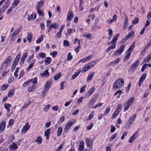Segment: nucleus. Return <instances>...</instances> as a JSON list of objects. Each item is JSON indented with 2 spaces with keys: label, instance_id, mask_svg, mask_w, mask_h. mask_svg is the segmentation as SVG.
I'll return each instance as SVG.
<instances>
[{
  "label": "nucleus",
  "instance_id": "obj_1",
  "mask_svg": "<svg viewBox=\"0 0 151 151\" xmlns=\"http://www.w3.org/2000/svg\"><path fill=\"white\" fill-rule=\"evenodd\" d=\"M124 81L122 78H120L116 80L114 83L113 85L114 89H119L124 84Z\"/></svg>",
  "mask_w": 151,
  "mask_h": 151
},
{
  "label": "nucleus",
  "instance_id": "obj_2",
  "mask_svg": "<svg viewBox=\"0 0 151 151\" xmlns=\"http://www.w3.org/2000/svg\"><path fill=\"white\" fill-rule=\"evenodd\" d=\"M96 64V62L94 61H92L85 65L82 69V71L83 72L88 71L90 68L93 67Z\"/></svg>",
  "mask_w": 151,
  "mask_h": 151
},
{
  "label": "nucleus",
  "instance_id": "obj_3",
  "mask_svg": "<svg viewBox=\"0 0 151 151\" xmlns=\"http://www.w3.org/2000/svg\"><path fill=\"white\" fill-rule=\"evenodd\" d=\"M137 115L136 114H134L132 115L131 117L129 119L128 122L126 124L125 126V128L127 129L129 128L130 126L132 125L135 120V119L136 118Z\"/></svg>",
  "mask_w": 151,
  "mask_h": 151
},
{
  "label": "nucleus",
  "instance_id": "obj_4",
  "mask_svg": "<svg viewBox=\"0 0 151 151\" xmlns=\"http://www.w3.org/2000/svg\"><path fill=\"white\" fill-rule=\"evenodd\" d=\"M125 46L124 45L121 46L115 52L116 55H120L124 50Z\"/></svg>",
  "mask_w": 151,
  "mask_h": 151
},
{
  "label": "nucleus",
  "instance_id": "obj_5",
  "mask_svg": "<svg viewBox=\"0 0 151 151\" xmlns=\"http://www.w3.org/2000/svg\"><path fill=\"white\" fill-rule=\"evenodd\" d=\"M74 16V14L72 11H69L67 14L66 21L70 22Z\"/></svg>",
  "mask_w": 151,
  "mask_h": 151
},
{
  "label": "nucleus",
  "instance_id": "obj_6",
  "mask_svg": "<svg viewBox=\"0 0 151 151\" xmlns=\"http://www.w3.org/2000/svg\"><path fill=\"white\" fill-rule=\"evenodd\" d=\"M27 57V53L26 52L23 54L22 56L21 59L20 60V64L21 65H22L24 63V62L26 59Z\"/></svg>",
  "mask_w": 151,
  "mask_h": 151
},
{
  "label": "nucleus",
  "instance_id": "obj_7",
  "mask_svg": "<svg viewBox=\"0 0 151 151\" xmlns=\"http://www.w3.org/2000/svg\"><path fill=\"white\" fill-rule=\"evenodd\" d=\"M75 121H70L65 126V131H68L69 128L74 124Z\"/></svg>",
  "mask_w": 151,
  "mask_h": 151
},
{
  "label": "nucleus",
  "instance_id": "obj_8",
  "mask_svg": "<svg viewBox=\"0 0 151 151\" xmlns=\"http://www.w3.org/2000/svg\"><path fill=\"white\" fill-rule=\"evenodd\" d=\"M139 63V60H138L131 65L130 67V69L132 70H135L138 66Z\"/></svg>",
  "mask_w": 151,
  "mask_h": 151
},
{
  "label": "nucleus",
  "instance_id": "obj_9",
  "mask_svg": "<svg viewBox=\"0 0 151 151\" xmlns=\"http://www.w3.org/2000/svg\"><path fill=\"white\" fill-rule=\"evenodd\" d=\"M12 58V57L11 56H10L8 57L2 64L1 66L3 67L5 65V66H6L10 63L11 60Z\"/></svg>",
  "mask_w": 151,
  "mask_h": 151
},
{
  "label": "nucleus",
  "instance_id": "obj_10",
  "mask_svg": "<svg viewBox=\"0 0 151 151\" xmlns=\"http://www.w3.org/2000/svg\"><path fill=\"white\" fill-rule=\"evenodd\" d=\"M6 127V122L3 121L0 124V134L4 130Z\"/></svg>",
  "mask_w": 151,
  "mask_h": 151
},
{
  "label": "nucleus",
  "instance_id": "obj_11",
  "mask_svg": "<svg viewBox=\"0 0 151 151\" xmlns=\"http://www.w3.org/2000/svg\"><path fill=\"white\" fill-rule=\"evenodd\" d=\"M95 89V87H93L91 88L90 90L86 93V96L88 97H89L91 94H92Z\"/></svg>",
  "mask_w": 151,
  "mask_h": 151
},
{
  "label": "nucleus",
  "instance_id": "obj_12",
  "mask_svg": "<svg viewBox=\"0 0 151 151\" xmlns=\"http://www.w3.org/2000/svg\"><path fill=\"white\" fill-rule=\"evenodd\" d=\"M29 123L27 122L26 125L23 127L22 131L24 133L26 132L30 127V125H28Z\"/></svg>",
  "mask_w": 151,
  "mask_h": 151
},
{
  "label": "nucleus",
  "instance_id": "obj_13",
  "mask_svg": "<svg viewBox=\"0 0 151 151\" xmlns=\"http://www.w3.org/2000/svg\"><path fill=\"white\" fill-rule=\"evenodd\" d=\"M93 141L91 139L87 138L86 140V144L87 147H91L93 144Z\"/></svg>",
  "mask_w": 151,
  "mask_h": 151
},
{
  "label": "nucleus",
  "instance_id": "obj_14",
  "mask_svg": "<svg viewBox=\"0 0 151 151\" xmlns=\"http://www.w3.org/2000/svg\"><path fill=\"white\" fill-rule=\"evenodd\" d=\"M119 36V34H116L113 38V39L111 41L108 43V45H109L111 44H114L115 43V42L117 40Z\"/></svg>",
  "mask_w": 151,
  "mask_h": 151
},
{
  "label": "nucleus",
  "instance_id": "obj_15",
  "mask_svg": "<svg viewBox=\"0 0 151 151\" xmlns=\"http://www.w3.org/2000/svg\"><path fill=\"white\" fill-rule=\"evenodd\" d=\"M84 143L83 141H81L80 143L78 148V150L79 151H83L84 150Z\"/></svg>",
  "mask_w": 151,
  "mask_h": 151
},
{
  "label": "nucleus",
  "instance_id": "obj_16",
  "mask_svg": "<svg viewBox=\"0 0 151 151\" xmlns=\"http://www.w3.org/2000/svg\"><path fill=\"white\" fill-rule=\"evenodd\" d=\"M20 54L17 55L15 58L14 61L13 62V64L17 65L18 62L20 58Z\"/></svg>",
  "mask_w": 151,
  "mask_h": 151
},
{
  "label": "nucleus",
  "instance_id": "obj_17",
  "mask_svg": "<svg viewBox=\"0 0 151 151\" xmlns=\"http://www.w3.org/2000/svg\"><path fill=\"white\" fill-rule=\"evenodd\" d=\"M137 134V132H136L130 138L129 140V143L132 142L137 137L136 136V135Z\"/></svg>",
  "mask_w": 151,
  "mask_h": 151
},
{
  "label": "nucleus",
  "instance_id": "obj_18",
  "mask_svg": "<svg viewBox=\"0 0 151 151\" xmlns=\"http://www.w3.org/2000/svg\"><path fill=\"white\" fill-rule=\"evenodd\" d=\"M96 95H95L93 97L89 102V105H93L96 102L97 98L96 97Z\"/></svg>",
  "mask_w": 151,
  "mask_h": 151
},
{
  "label": "nucleus",
  "instance_id": "obj_19",
  "mask_svg": "<svg viewBox=\"0 0 151 151\" xmlns=\"http://www.w3.org/2000/svg\"><path fill=\"white\" fill-rule=\"evenodd\" d=\"M9 147L10 149L13 150H15L18 148V146L15 143H13L10 145L9 146Z\"/></svg>",
  "mask_w": 151,
  "mask_h": 151
},
{
  "label": "nucleus",
  "instance_id": "obj_20",
  "mask_svg": "<svg viewBox=\"0 0 151 151\" xmlns=\"http://www.w3.org/2000/svg\"><path fill=\"white\" fill-rule=\"evenodd\" d=\"M51 129L50 128L48 129L45 132V135L46 137V139H49V136L50 133Z\"/></svg>",
  "mask_w": 151,
  "mask_h": 151
},
{
  "label": "nucleus",
  "instance_id": "obj_21",
  "mask_svg": "<svg viewBox=\"0 0 151 151\" xmlns=\"http://www.w3.org/2000/svg\"><path fill=\"white\" fill-rule=\"evenodd\" d=\"M128 25V17L126 16L125 17L124 19V25L123 26L124 29H125Z\"/></svg>",
  "mask_w": 151,
  "mask_h": 151
},
{
  "label": "nucleus",
  "instance_id": "obj_22",
  "mask_svg": "<svg viewBox=\"0 0 151 151\" xmlns=\"http://www.w3.org/2000/svg\"><path fill=\"white\" fill-rule=\"evenodd\" d=\"M121 60V58H118L116 59L111 62L109 64V65H111L113 64H116L119 63V62Z\"/></svg>",
  "mask_w": 151,
  "mask_h": 151
},
{
  "label": "nucleus",
  "instance_id": "obj_23",
  "mask_svg": "<svg viewBox=\"0 0 151 151\" xmlns=\"http://www.w3.org/2000/svg\"><path fill=\"white\" fill-rule=\"evenodd\" d=\"M21 28L22 27L20 26L19 28L15 30L12 34V36H15L17 35L20 32Z\"/></svg>",
  "mask_w": 151,
  "mask_h": 151
},
{
  "label": "nucleus",
  "instance_id": "obj_24",
  "mask_svg": "<svg viewBox=\"0 0 151 151\" xmlns=\"http://www.w3.org/2000/svg\"><path fill=\"white\" fill-rule=\"evenodd\" d=\"M51 60V58H50L48 57L45 58L44 61V62L45 65H48L50 63Z\"/></svg>",
  "mask_w": 151,
  "mask_h": 151
},
{
  "label": "nucleus",
  "instance_id": "obj_25",
  "mask_svg": "<svg viewBox=\"0 0 151 151\" xmlns=\"http://www.w3.org/2000/svg\"><path fill=\"white\" fill-rule=\"evenodd\" d=\"M95 75V73L94 72H91L90 74H89L87 78V81H89L90 80H91L92 78Z\"/></svg>",
  "mask_w": 151,
  "mask_h": 151
},
{
  "label": "nucleus",
  "instance_id": "obj_26",
  "mask_svg": "<svg viewBox=\"0 0 151 151\" xmlns=\"http://www.w3.org/2000/svg\"><path fill=\"white\" fill-rule=\"evenodd\" d=\"M134 97H132L126 103V104H128L130 105L131 104L133 103L134 100Z\"/></svg>",
  "mask_w": 151,
  "mask_h": 151
},
{
  "label": "nucleus",
  "instance_id": "obj_27",
  "mask_svg": "<svg viewBox=\"0 0 151 151\" xmlns=\"http://www.w3.org/2000/svg\"><path fill=\"white\" fill-rule=\"evenodd\" d=\"M52 83V81H48L46 82L44 86L49 89L51 86Z\"/></svg>",
  "mask_w": 151,
  "mask_h": 151
},
{
  "label": "nucleus",
  "instance_id": "obj_28",
  "mask_svg": "<svg viewBox=\"0 0 151 151\" xmlns=\"http://www.w3.org/2000/svg\"><path fill=\"white\" fill-rule=\"evenodd\" d=\"M5 108L6 109L8 112L10 111V109L9 107H11L12 106L11 104H9L5 103L4 105Z\"/></svg>",
  "mask_w": 151,
  "mask_h": 151
},
{
  "label": "nucleus",
  "instance_id": "obj_29",
  "mask_svg": "<svg viewBox=\"0 0 151 151\" xmlns=\"http://www.w3.org/2000/svg\"><path fill=\"white\" fill-rule=\"evenodd\" d=\"M44 4V1H40L38 2L36 6V9L39 8L40 9V7L43 6Z\"/></svg>",
  "mask_w": 151,
  "mask_h": 151
},
{
  "label": "nucleus",
  "instance_id": "obj_30",
  "mask_svg": "<svg viewBox=\"0 0 151 151\" xmlns=\"http://www.w3.org/2000/svg\"><path fill=\"white\" fill-rule=\"evenodd\" d=\"M63 131V129L61 127H59L58 129L57 134V136L58 137L60 136L61 134Z\"/></svg>",
  "mask_w": 151,
  "mask_h": 151
},
{
  "label": "nucleus",
  "instance_id": "obj_31",
  "mask_svg": "<svg viewBox=\"0 0 151 151\" xmlns=\"http://www.w3.org/2000/svg\"><path fill=\"white\" fill-rule=\"evenodd\" d=\"M14 90H10L8 93V96L9 97H11L14 95Z\"/></svg>",
  "mask_w": 151,
  "mask_h": 151
},
{
  "label": "nucleus",
  "instance_id": "obj_32",
  "mask_svg": "<svg viewBox=\"0 0 151 151\" xmlns=\"http://www.w3.org/2000/svg\"><path fill=\"white\" fill-rule=\"evenodd\" d=\"M80 72V70H78V72H76L75 74L72 76V78L73 79H75L77 76H78Z\"/></svg>",
  "mask_w": 151,
  "mask_h": 151
},
{
  "label": "nucleus",
  "instance_id": "obj_33",
  "mask_svg": "<svg viewBox=\"0 0 151 151\" xmlns=\"http://www.w3.org/2000/svg\"><path fill=\"white\" fill-rule=\"evenodd\" d=\"M42 76H44L47 77L50 75L49 73L48 72V70L47 69L44 71L42 74Z\"/></svg>",
  "mask_w": 151,
  "mask_h": 151
},
{
  "label": "nucleus",
  "instance_id": "obj_34",
  "mask_svg": "<svg viewBox=\"0 0 151 151\" xmlns=\"http://www.w3.org/2000/svg\"><path fill=\"white\" fill-rule=\"evenodd\" d=\"M32 39V34H28L27 37V40L29 42H30Z\"/></svg>",
  "mask_w": 151,
  "mask_h": 151
},
{
  "label": "nucleus",
  "instance_id": "obj_35",
  "mask_svg": "<svg viewBox=\"0 0 151 151\" xmlns=\"http://www.w3.org/2000/svg\"><path fill=\"white\" fill-rule=\"evenodd\" d=\"M36 87L35 85H34L32 86L31 87H29L28 90V92H31L34 91L36 88Z\"/></svg>",
  "mask_w": 151,
  "mask_h": 151
},
{
  "label": "nucleus",
  "instance_id": "obj_36",
  "mask_svg": "<svg viewBox=\"0 0 151 151\" xmlns=\"http://www.w3.org/2000/svg\"><path fill=\"white\" fill-rule=\"evenodd\" d=\"M28 82H32L33 84H36L37 83V78L35 77L34 79H31L28 80Z\"/></svg>",
  "mask_w": 151,
  "mask_h": 151
},
{
  "label": "nucleus",
  "instance_id": "obj_37",
  "mask_svg": "<svg viewBox=\"0 0 151 151\" xmlns=\"http://www.w3.org/2000/svg\"><path fill=\"white\" fill-rule=\"evenodd\" d=\"M151 59V55H149L145 58L143 60V62L144 63L147 62Z\"/></svg>",
  "mask_w": 151,
  "mask_h": 151
},
{
  "label": "nucleus",
  "instance_id": "obj_38",
  "mask_svg": "<svg viewBox=\"0 0 151 151\" xmlns=\"http://www.w3.org/2000/svg\"><path fill=\"white\" fill-rule=\"evenodd\" d=\"M146 76L147 75L146 74H143L140 78L139 80L141 81L142 82H143L145 79Z\"/></svg>",
  "mask_w": 151,
  "mask_h": 151
},
{
  "label": "nucleus",
  "instance_id": "obj_39",
  "mask_svg": "<svg viewBox=\"0 0 151 151\" xmlns=\"http://www.w3.org/2000/svg\"><path fill=\"white\" fill-rule=\"evenodd\" d=\"M37 11L38 14L40 16H41L42 17H43L44 16L43 12L40 9L38 8L36 9Z\"/></svg>",
  "mask_w": 151,
  "mask_h": 151
},
{
  "label": "nucleus",
  "instance_id": "obj_40",
  "mask_svg": "<svg viewBox=\"0 0 151 151\" xmlns=\"http://www.w3.org/2000/svg\"><path fill=\"white\" fill-rule=\"evenodd\" d=\"M134 34V32L133 31H131L126 36L127 37L128 39L130 37L132 36Z\"/></svg>",
  "mask_w": 151,
  "mask_h": 151
},
{
  "label": "nucleus",
  "instance_id": "obj_41",
  "mask_svg": "<svg viewBox=\"0 0 151 151\" xmlns=\"http://www.w3.org/2000/svg\"><path fill=\"white\" fill-rule=\"evenodd\" d=\"M52 24L53 27V28L54 29H55L58 28V24L56 23H52Z\"/></svg>",
  "mask_w": 151,
  "mask_h": 151
},
{
  "label": "nucleus",
  "instance_id": "obj_42",
  "mask_svg": "<svg viewBox=\"0 0 151 151\" xmlns=\"http://www.w3.org/2000/svg\"><path fill=\"white\" fill-rule=\"evenodd\" d=\"M43 36L42 35L36 41V43H39L41 42L43 40Z\"/></svg>",
  "mask_w": 151,
  "mask_h": 151
},
{
  "label": "nucleus",
  "instance_id": "obj_43",
  "mask_svg": "<svg viewBox=\"0 0 151 151\" xmlns=\"http://www.w3.org/2000/svg\"><path fill=\"white\" fill-rule=\"evenodd\" d=\"M61 75V73H59L58 74H57L55 76L54 78V79L55 81L58 80L60 78Z\"/></svg>",
  "mask_w": 151,
  "mask_h": 151
},
{
  "label": "nucleus",
  "instance_id": "obj_44",
  "mask_svg": "<svg viewBox=\"0 0 151 151\" xmlns=\"http://www.w3.org/2000/svg\"><path fill=\"white\" fill-rule=\"evenodd\" d=\"M110 111V109L109 107L107 108L105 110L104 112V115H106Z\"/></svg>",
  "mask_w": 151,
  "mask_h": 151
},
{
  "label": "nucleus",
  "instance_id": "obj_45",
  "mask_svg": "<svg viewBox=\"0 0 151 151\" xmlns=\"http://www.w3.org/2000/svg\"><path fill=\"white\" fill-rule=\"evenodd\" d=\"M122 107V106L121 104H118L117 106V107L116 110L117 111H118L119 112H120L121 111Z\"/></svg>",
  "mask_w": 151,
  "mask_h": 151
},
{
  "label": "nucleus",
  "instance_id": "obj_46",
  "mask_svg": "<svg viewBox=\"0 0 151 151\" xmlns=\"http://www.w3.org/2000/svg\"><path fill=\"white\" fill-rule=\"evenodd\" d=\"M100 28V27L99 26H98L96 25H95L92 26L91 28V29L92 30H95L97 29H99Z\"/></svg>",
  "mask_w": 151,
  "mask_h": 151
},
{
  "label": "nucleus",
  "instance_id": "obj_47",
  "mask_svg": "<svg viewBox=\"0 0 151 151\" xmlns=\"http://www.w3.org/2000/svg\"><path fill=\"white\" fill-rule=\"evenodd\" d=\"M116 47V45L114 44V45H113L109 47L106 50L107 52H109L110 50H111L112 49H114Z\"/></svg>",
  "mask_w": 151,
  "mask_h": 151
},
{
  "label": "nucleus",
  "instance_id": "obj_48",
  "mask_svg": "<svg viewBox=\"0 0 151 151\" xmlns=\"http://www.w3.org/2000/svg\"><path fill=\"white\" fill-rule=\"evenodd\" d=\"M36 141L39 144L41 143L42 142V138L40 136L38 137Z\"/></svg>",
  "mask_w": 151,
  "mask_h": 151
},
{
  "label": "nucleus",
  "instance_id": "obj_49",
  "mask_svg": "<svg viewBox=\"0 0 151 151\" xmlns=\"http://www.w3.org/2000/svg\"><path fill=\"white\" fill-rule=\"evenodd\" d=\"M34 64V62H33V63H32L29 64L27 69V70H29L31 69L32 68Z\"/></svg>",
  "mask_w": 151,
  "mask_h": 151
},
{
  "label": "nucleus",
  "instance_id": "obj_50",
  "mask_svg": "<svg viewBox=\"0 0 151 151\" xmlns=\"http://www.w3.org/2000/svg\"><path fill=\"white\" fill-rule=\"evenodd\" d=\"M73 58V56L71 55V54L70 52H69L68 53V57L67 58V60H70Z\"/></svg>",
  "mask_w": 151,
  "mask_h": 151
},
{
  "label": "nucleus",
  "instance_id": "obj_51",
  "mask_svg": "<svg viewBox=\"0 0 151 151\" xmlns=\"http://www.w3.org/2000/svg\"><path fill=\"white\" fill-rule=\"evenodd\" d=\"M139 19L138 18H135L134 20L132 21V23L133 24H135L137 23L138 22Z\"/></svg>",
  "mask_w": 151,
  "mask_h": 151
},
{
  "label": "nucleus",
  "instance_id": "obj_52",
  "mask_svg": "<svg viewBox=\"0 0 151 151\" xmlns=\"http://www.w3.org/2000/svg\"><path fill=\"white\" fill-rule=\"evenodd\" d=\"M20 2L19 0H15L14 2L12 4V6L13 7L14 6H16Z\"/></svg>",
  "mask_w": 151,
  "mask_h": 151
},
{
  "label": "nucleus",
  "instance_id": "obj_53",
  "mask_svg": "<svg viewBox=\"0 0 151 151\" xmlns=\"http://www.w3.org/2000/svg\"><path fill=\"white\" fill-rule=\"evenodd\" d=\"M19 70V67H17L15 70V72L14 73V76L15 77H17L18 76V74H17Z\"/></svg>",
  "mask_w": 151,
  "mask_h": 151
},
{
  "label": "nucleus",
  "instance_id": "obj_54",
  "mask_svg": "<svg viewBox=\"0 0 151 151\" xmlns=\"http://www.w3.org/2000/svg\"><path fill=\"white\" fill-rule=\"evenodd\" d=\"M8 87L7 85H3L1 88V91H4Z\"/></svg>",
  "mask_w": 151,
  "mask_h": 151
},
{
  "label": "nucleus",
  "instance_id": "obj_55",
  "mask_svg": "<svg viewBox=\"0 0 151 151\" xmlns=\"http://www.w3.org/2000/svg\"><path fill=\"white\" fill-rule=\"evenodd\" d=\"M14 80V78L12 76H10L8 80V82L9 83H12Z\"/></svg>",
  "mask_w": 151,
  "mask_h": 151
},
{
  "label": "nucleus",
  "instance_id": "obj_56",
  "mask_svg": "<svg viewBox=\"0 0 151 151\" xmlns=\"http://www.w3.org/2000/svg\"><path fill=\"white\" fill-rule=\"evenodd\" d=\"M39 55L40 58H44L45 57L46 54L44 52H42L39 54Z\"/></svg>",
  "mask_w": 151,
  "mask_h": 151
},
{
  "label": "nucleus",
  "instance_id": "obj_57",
  "mask_svg": "<svg viewBox=\"0 0 151 151\" xmlns=\"http://www.w3.org/2000/svg\"><path fill=\"white\" fill-rule=\"evenodd\" d=\"M63 45L64 46H69V42L67 40H64L63 42Z\"/></svg>",
  "mask_w": 151,
  "mask_h": 151
},
{
  "label": "nucleus",
  "instance_id": "obj_58",
  "mask_svg": "<svg viewBox=\"0 0 151 151\" xmlns=\"http://www.w3.org/2000/svg\"><path fill=\"white\" fill-rule=\"evenodd\" d=\"M50 105L49 104H48L46 105L45 108L44 109V111L45 112L48 111V109L50 107Z\"/></svg>",
  "mask_w": 151,
  "mask_h": 151
},
{
  "label": "nucleus",
  "instance_id": "obj_59",
  "mask_svg": "<svg viewBox=\"0 0 151 151\" xmlns=\"http://www.w3.org/2000/svg\"><path fill=\"white\" fill-rule=\"evenodd\" d=\"M147 64L146 63L144 64L142 66V67L141 70V72H143L145 70V68L147 67Z\"/></svg>",
  "mask_w": 151,
  "mask_h": 151
},
{
  "label": "nucleus",
  "instance_id": "obj_60",
  "mask_svg": "<svg viewBox=\"0 0 151 151\" xmlns=\"http://www.w3.org/2000/svg\"><path fill=\"white\" fill-rule=\"evenodd\" d=\"M131 86V82H130L128 84V85L127 86V88L126 89L127 92H128L129 91V89L130 88Z\"/></svg>",
  "mask_w": 151,
  "mask_h": 151
},
{
  "label": "nucleus",
  "instance_id": "obj_61",
  "mask_svg": "<svg viewBox=\"0 0 151 151\" xmlns=\"http://www.w3.org/2000/svg\"><path fill=\"white\" fill-rule=\"evenodd\" d=\"M94 111H93L91 112V113L90 114L89 116V119H91L94 116Z\"/></svg>",
  "mask_w": 151,
  "mask_h": 151
},
{
  "label": "nucleus",
  "instance_id": "obj_62",
  "mask_svg": "<svg viewBox=\"0 0 151 151\" xmlns=\"http://www.w3.org/2000/svg\"><path fill=\"white\" fill-rule=\"evenodd\" d=\"M86 87V85H84L80 89V92L81 93H83L84 91L85 90V89Z\"/></svg>",
  "mask_w": 151,
  "mask_h": 151
},
{
  "label": "nucleus",
  "instance_id": "obj_63",
  "mask_svg": "<svg viewBox=\"0 0 151 151\" xmlns=\"http://www.w3.org/2000/svg\"><path fill=\"white\" fill-rule=\"evenodd\" d=\"M117 135V133H115V134H114L111 136V137L110 138V139H111V140H113V139H114L116 137Z\"/></svg>",
  "mask_w": 151,
  "mask_h": 151
},
{
  "label": "nucleus",
  "instance_id": "obj_64",
  "mask_svg": "<svg viewBox=\"0 0 151 151\" xmlns=\"http://www.w3.org/2000/svg\"><path fill=\"white\" fill-rule=\"evenodd\" d=\"M131 54V52H128L127 54V55L125 56L124 58L126 60L128 59L130 56Z\"/></svg>",
  "mask_w": 151,
  "mask_h": 151
}]
</instances>
